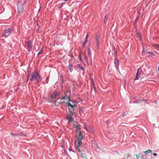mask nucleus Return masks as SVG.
Returning <instances> with one entry per match:
<instances>
[{
	"label": "nucleus",
	"instance_id": "21",
	"mask_svg": "<svg viewBox=\"0 0 159 159\" xmlns=\"http://www.w3.org/2000/svg\"><path fill=\"white\" fill-rule=\"evenodd\" d=\"M93 143L95 147H96L97 148H99V147L97 145V143L96 142V141H94L93 142Z\"/></svg>",
	"mask_w": 159,
	"mask_h": 159
},
{
	"label": "nucleus",
	"instance_id": "4",
	"mask_svg": "<svg viewBox=\"0 0 159 159\" xmlns=\"http://www.w3.org/2000/svg\"><path fill=\"white\" fill-rule=\"evenodd\" d=\"M13 31V29L12 28L8 29H6L4 30V32L2 34V36L7 38L9 35Z\"/></svg>",
	"mask_w": 159,
	"mask_h": 159
},
{
	"label": "nucleus",
	"instance_id": "41",
	"mask_svg": "<svg viewBox=\"0 0 159 159\" xmlns=\"http://www.w3.org/2000/svg\"><path fill=\"white\" fill-rule=\"evenodd\" d=\"M85 43H85V42H84V43H82V46L83 47H84L85 45Z\"/></svg>",
	"mask_w": 159,
	"mask_h": 159
},
{
	"label": "nucleus",
	"instance_id": "12",
	"mask_svg": "<svg viewBox=\"0 0 159 159\" xmlns=\"http://www.w3.org/2000/svg\"><path fill=\"white\" fill-rule=\"evenodd\" d=\"M76 130L77 132H78V134H79V132L81 133V132H80V125L77 124L76 125Z\"/></svg>",
	"mask_w": 159,
	"mask_h": 159
},
{
	"label": "nucleus",
	"instance_id": "37",
	"mask_svg": "<svg viewBox=\"0 0 159 159\" xmlns=\"http://www.w3.org/2000/svg\"><path fill=\"white\" fill-rule=\"evenodd\" d=\"M30 77V75L29 73L27 75V80L29 79V77Z\"/></svg>",
	"mask_w": 159,
	"mask_h": 159
},
{
	"label": "nucleus",
	"instance_id": "50",
	"mask_svg": "<svg viewBox=\"0 0 159 159\" xmlns=\"http://www.w3.org/2000/svg\"><path fill=\"white\" fill-rule=\"evenodd\" d=\"M37 25H38V26H39V24H38V23H37Z\"/></svg>",
	"mask_w": 159,
	"mask_h": 159
},
{
	"label": "nucleus",
	"instance_id": "45",
	"mask_svg": "<svg viewBox=\"0 0 159 159\" xmlns=\"http://www.w3.org/2000/svg\"><path fill=\"white\" fill-rule=\"evenodd\" d=\"M154 102L155 103H157V101H154Z\"/></svg>",
	"mask_w": 159,
	"mask_h": 159
},
{
	"label": "nucleus",
	"instance_id": "43",
	"mask_svg": "<svg viewBox=\"0 0 159 159\" xmlns=\"http://www.w3.org/2000/svg\"><path fill=\"white\" fill-rule=\"evenodd\" d=\"M91 132L92 133H94V131L92 130V129H91Z\"/></svg>",
	"mask_w": 159,
	"mask_h": 159
},
{
	"label": "nucleus",
	"instance_id": "5",
	"mask_svg": "<svg viewBox=\"0 0 159 159\" xmlns=\"http://www.w3.org/2000/svg\"><path fill=\"white\" fill-rule=\"evenodd\" d=\"M73 111L69 110V113H68L67 118L70 122H72L73 120V119L72 117V116L74 114Z\"/></svg>",
	"mask_w": 159,
	"mask_h": 159
},
{
	"label": "nucleus",
	"instance_id": "31",
	"mask_svg": "<svg viewBox=\"0 0 159 159\" xmlns=\"http://www.w3.org/2000/svg\"><path fill=\"white\" fill-rule=\"evenodd\" d=\"M127 114V113H126V112H125L123 113L122 115V116L124 117Z\"/></svg>",
	"mask_w": 159,
	"mask_h": 159
},
{
	"label": "nucleus",
	"instance_id": "14",
	"mask_svg": "<svg viewBox=\"0 0 159 159\" xmlns=\"http://www.w3.org/2000/svg\"><path fill=\"white\" fill-rule=\"evenodd\" d=\"M113 51L114 52V56L115 57V58H117V51L116 50L115 47L113 48Z\"/></svg>",
	"mask_w": 159,
	"mask_h": 159
},
{
	"label": "nucleus",
	"instance_id": "30",
	"mask_svg": "<svg viewBox=\"0 0 159 159\" xmlns=\"http://www.w3.org/2000/svg\"><path fill=\"white\" fill-rule=\"evenodd\" d=\"M79 111L80 112H82V113L83 112V108H80L79 110Z\"/></svg>",
	"mask_w": 159,
	"mask_h": 159
},
{
	"label": "nucleus",
	"instance_id": "42",
	"mask_svg": "<svg viewBox=\"0 0 159 159\" xmlns=\"http://www.w3.org/2000/svg\"><path fill=\"white\" fill-rule=\"evenodd\" d=\"M48 83V81H46V82H43V84H47Z\"/></svg>",
	"mask_w": 159,
	"mask_h": 159
},
{
	"label": "nucleus",
	"instance_id": "49",
	"mask_svg": "<svg viewBox=\"0 0 159 159\" xmlns=\"http://www.w3.org/2000/svg\"><path fill=\"white\" fill-rule=\"evenodd\" d=\"M108 120H107L106 122L107 123H108Z\"/></svg>",
	"mask_w": 159,
	"mask_h": 159
},
{
	"label": "nucleus",
	"instance_id": "46",
	"mask_svg": "<svg viewBox=\"0 0 159 159\" xmlns=\"http://www.w3.org/2000/svg\"><path fill=\"white\" fill-rule=\"evenodd\" d=\"M68 1V0H64V1L65 2H66L67 1Z\"/></svg>",
	"mask_w": 159,
	"mask_h": 159
},
{
	"label": "nucleus",
	"instance_id": "17",
	"mask_svg": "<svg viewBox=\"0 0 159 159\" xmlns=\"http://www.w3.org/2000/svg\"><path fill=\"white\" fill-rule=\"evenodd\" d=\"M109 16V15H106L105 16V17H104V23H105V24L106 23V19H107L108 18Z\"/></svg>",
	"mask_w": 159,
	"mask_h": 159
},
{
	"label": "nucleus",
	"instance_id": "47",
	"mask_svg": "<svg viewBox=\"0 0 159 159\" xmlns=\"http://www.w3.org/2000/svg\"><path fill=\"white\" fill-rule=\"evenodd\" d=\"M129 156V154H128V156H127V158H128V157Z\"/></svg>",
	"mask_w": 159,
	"mask_h": 159
},
{
	"label": "nucleus",
	"instance_id": "1",
	"mask_svg": "<svg viewBox=\"0 0 159 159\" xmlns=\"http://www.w3.org/2000/svg\"><path fill=\"white\" fill-rule=\"evenodd\" d=\"M83 138V136L82 133L79 132V135L77 137L75 140V146L77 147L78 151L80 153L83 151L80 148V147L82 144L81 140Z\"/></svg>",
	"mask_w": 159,
	"mask_h": 159
},
{
	"label": "nucleus",
	"instance_id": "44",
	"mask_svg": "<svg viewBox=\"0 0 159 159\" xmlns=\"http://www.w3.org/2000/svg\"><path fill=\"white\" fill-rule=\"evenodd\" d=\"M61 81H62L63 80V77L62 75H61Z\"/></svg>",
	"mask_w": 159,
	"mask_h": 159
},
{
	"label": "nucleus",
	"instance_id": "15",
	"mask_svg": "<svg viewBox=\"0 0 159 159\" xmlns=\"http://www.w3.org/2000/svg\"><path fill=\"white\" fill-rule=\"evenodd\" d=\"M80 154L81 155V156L84 158H87L86 155L85 153H83V151L82 152H81V153H80Z\"/></svg>",
	"mask_w": 159,
	"mask_h": 159
},
{
	"label": "nucleus",
	"instance_id": "34",
	"mask_svg": "<svg viewBox=\"0 0 159 159\" xmlns=\"http://www.w3.org/2000/svg\"><path fill=\"white\" fill-rule=\"evenodd\" d=\"M65 2H63V3H61V7H62L63 6V5L65 3Z\"/></svg>",
	"mask_w": 159,
	"mask_h": 159
},
{
	"label": "nucleus",
	"instance_id": "9",
	"mask_svg": "<svg viewBox=\"0 0 159 159\" xmlns=\"http://www.w3.org/2000/svg\"><path fill=\"white\" fill-rule=\"evenodd\" d=\"M25 43L27 44V46L29 48V51H31L32 50V43L29 40L28 42L25 41Z\"/></svg>",
	"mask_w": 159,
	"mask_h": 159
},
{
	"label": "nucleus",
	"instance_id": "24",
	"mask_svg": "<svg viewBox=\"0 0 159 159\" xmlns=\"http://www.w3.org/2000/svg\"><path fill=\"white\" fill-rule=\"evenodd\" d=\"M57 96V94L56 93H54L53 95H51L52 98V99L55 98Z\"/></svg>",
	"mask_w": 159,
	"mask_h": 159
},
{
	"label": "nucleus",
	"instance_id": "38",
	"mask_svg": "<svg viewBox=\"0 0 159 159\" xmlns=\"http://www.w3.org/2000/svg\"><path fill=\"white\" fill-rule=\"evenodd\" d=\"M156 46L159 48V44H157L156 45Z\"/></svg>",
	"mask_w": 159,
	"mask_h": 159
},
{
	"label": "nucleus",
	"instance_id": "27",
	"mask_svg": "<svg viewBox=\"0 0 159 159\" xmlns=\"http://www.w3.org/2000/svg\"><path fill=\"white\" fill-rule=\"evenodd\" d=\"M141 101V100H136V101H134V103H138L139 102H140Z\"/></svg>",
	"mask_w": 159,
	"mask_h": 159
},
{
	"label": "nucleus",
	"instance_id": "19",
	"mask_svg": "<svg viewBox=\"0 0 159 159\" xmlns=\"http://www.w3.org/2000/svg\"><path fill=\"white\" fill-rule=\"evenodd\" d=\"M139 157H140L141 158H144V155L140 153L139 154Z\"/></svg>",
	"mask_w": 159,
	"mask_h": 159
},
{
	"label": "nucleus",
	"instance_id": "39",
	"mask_svg": "<svg viewBox=\"0 0 159 159\" xmlns=\"http://www.w3.org/2000/svg\"><path fill=\"white\" fill-rule=\"evenodd\" d=\"M145 102L146 103H148V100H145Z\"/></svg>",
	"mask_w": 159,
	"mask_h": 159
},
{
	"label": "nucleus",
	"instance_id": "16",
	"mask_svg": "<svg viewBox=\"0 0 159 159\" xmlns=\"http://www.w3.org/2000/svg\"><path fill=\"white\" fill-rule=\"evenodd\" d=\"M145 52L150 53H151V54H152V55L154 54L152 53V52H148V51H144V50L143 51V52H142V54L143 55H144V54H145Z\"/></svg>",
	"mask_w": 159,
	"mask_h": 159
},
{
	"label": "nucleus",
	"instance_id": "20",
	"mask_svg": "<svg viewBox=\"0 0 159 159\" xmlns=\"http://www.w3.org/2000/svg\"><path fill=\"white\" fill-rule=\"evenodd\" d=\"M11 134L12 136L14 135H16V136H19V133H13L12 132H11L10 133Z\"/></svg>",
	"mask_w": 159,
	"mask_h": 159
},
{
	"label": "nucleus",
	"instance_id": "6",
	"mask_svg": "<svg viewBox=\"0 0 159 159\" xmlns=\"http://www.w3.org/2000/svg\"><path fill=\"white\" fill-rule=\"evenodd\" d=\"M141 70L139 68L137 70L136 77L134 80H138L140 78V75L141 74Z\"/></svg>",
	"mask_w": 159,
	"mask_h": 159
},
{
	"label": "nucleus",
	"instance_id": "7",
	"mask_svg": "<svg viewBox=\"0 0 159 159\" xmlns=\"http://www.w3.org/2000/svg\"><path fill=\"white\" fill-rule=\"evenodd\" d=\"M24 4L20 6H19L18 7V12L19 14H20L24 11Z\"/></svg>",
	"mask_w": 159,
	"mask_h": 159
},
{
	"label": "nucleus",
	"instance_id": "35",
	"mask_svg": "<svg viewBox=\"0 0 159 159\" xmlns=\"http://www.w3.org/2000/svg\"><path fill=\"white\" fill-rule=\"evenodd\" d=\"M153 155L154 156H157V153H153Z\"/></svg>",
	"mask_w": 159,
	"mask_h": 159
},
{
	"label": "nucleus",
	"instance_id": "10",
	"mask_svg": "<svg viewBox=\"0 0 159 159\" xmlns=\"http://www.w3.org/2000/svg\"><path fill=\"white\" fill-rule=\"evenodd\" d=\"M67 92H68L67 91L66 93H65V95L64 96H63L62 97L58 98L57 100L58 99H60L61 100H66L68 98V97L69 96L70 97V96H67Z\"/></svg>",
	"mask_w": 159,
	"mask_h": 159
},
{
	"label": "nucleus",
	"instance_id": "11",
	"mask_svg": "<svg viewBox=\"0 0 159 159\" xmlns=\"http://www.w3.org/2000/svg\"><path fill=\"white\" fill-rule=\"evenodd\" d=\"M114 63L116 68V69H118L119 65V61L117 58H115Z\"/></svg>",
	"mask_w": 159,
	"mask_h": 159
},
{
	"label": "nucleus",
	"instance_id": "18",
	"mask_svg": "<svg viewBox=\"0 0 159 159\" xmlns=\"http://www.w3.org/2000/svg\"><path fill=\"white\" fill-rule=\"evenodd\" d=\"M152 151L150 149H148L147 151H144L143 152V153H148L150 152H151Z\"/></svg>",
	"mask_w": 159,
	"mask_h": 159
},
{
	"label": "nucleus",
	"instance_id": "23",
	"mask_svg": "<svg viewBox=\"0 0 159 159\" xmlns=\"http://www.w3.org/2000/svg\"><path fill=\"white\" fill-rule=\"evenodd\" d=\"M43 51V49L42 48L40 50L38 53V55H40V54H42Z\"/></svg>",
	"mask_w": 159,
	"mask_h": 159
},
{
	"label": "nucleus",
	"instance_id": "3",
	"mask_svg": "<svg viewBox=\"0 0 159 159\" xmlns=\"http://www.w3.org/2000/svg\"><path fill=\"white\" fill-rule=\"evenodd\" d=\"M42 78L36 70H35L34 72H33L31 77L30 79L31 81L33 80H36L37 83L40 82L42 80Z\"/></svg>",
	"mask_w": 159,
	"mask_h": 159
},
{
	"label": "nucleus",
	"instance_id": "51",
	"mask_svg": "<svg viewBox=\"0 0 159 159\" xmlns=\"http://www.w3.org/2000/svg\"><path fill=\"white\" fill-rule=\"evenodd\" d=\"M9 159H10V158H9Z\"/></svg>",
	"mask_w": 159,
	"mask_h": 159
},
{
	"label": "nucleus",
	"instance_id": "32",
	"mask_svg": "<svg viewBox=\"0 0 159 159\" xmlns=\"http://www.w3.org/2000/svg\"><path fill=\"white\" fill-rule=\"evenodd\" d=\"M19 134V136H25V135H24L23 134V133L22 132H21Z\"/></svg>",
	"mask_w": 159,
	"mask_h": 159
},
{
	"label": "nucleus",
	"instance_id": "26",
	"mask_svg": "<svg viewBox=\"0 0 159 159\" xmlns=\"http://www.w3.org/2000/svg\"><path fill=\"white\" fill-rule=\"evenodd\" d=\"M88 52H89V54L91 56V50L90 48H89L88 49Z\"/></svg>",
	"mask_w": 159,
	"mask_h": 159
},
{
	"label": "nucleus",
	"instance_id": "48",
	"mask_svg": "<svg viewBox=\"0 0 159 159\" xmlns=\"http://www.w3.org/2000/svg\"><path fill=\"white\" fill-rule=\"evenodd\" d=\"M48 79V78L47 77V78H46V81Z\"/></svg>",
	"mask_w": 159,
	"mask_h": 159
},
{
	"label": "nucleus",
	"instance_id": "28",
	"mask_svg": "<svg viewBox=\"0 0 159 159\" xmlns=\"http://www.w3.org/2000/svg\"><path fill=\"white\" fill-rule=\"evenodd\" d=\"M78 68H79L80 69L82 70H84V69L83 66H79L78 67Z\"/></svg>",
	"mask_w": 159,
	"mask_h": 159
},
{
	"label": "nucleus",
	"instance_id": "22",
	"mask_svg": "<svg viewBox=\"0 0 159 159\" xmlns=\"http://www.w3.org/2000/svg\"><path fill=\"white\" fill-rule=\"evenodd\" d=\"M83 125H84V127L87 130V131H89V130L87 129V128L86 127V124L85 123H84L83 124Z\"/></svg>",
	"mask_w": 159,
	"mask_h": 159
},
{
	"label": "nucleus",
	"instance_id": "29",
	"mask_svg": "<svg viewBox=\"0 0 159 159\" xmlns=\"http://www.w3.org/2000/svg\"><path fill=\"white\" fill-rule=\"evenodd\" d=\"M79 57L80 58V59L81 62H83V61L82 59V57H81V55L80 54V55H79Z\"/></svg>",
	"mask_w": 159,
	"mask_h": 159
},
{
	"label": "nucleus",
	"instance_id": "8",
	"mask_svg": "<svg viewBox=\"0 0 159 159\" xmlns=\"http://www.w3.org/2000/svg\"><path fill=\"white\" fill-rule=\"evenodd\" d=\"M99 38L100 35L99 34H97L95 36V42L98 49L99 48Z\"/></svg>",
	"mask_w": 159,
	"mask_h": 159
},
{
	"label": "nucleus",
	"instance_id": "36",
	"mask_svg": "<svg viewBox=\"0 0 159 159\" xmlns=\"http://www.w3.org/2000/svg\"><path fill=\"white\" fill-rule=\"evenodd\" d=\"M145 99L144 98H142L141 101H145Z\"/></svg>",
	"mask_w": 159,
	"mask_h": 159
},
{
	"label": "nucleus",
	"instance_id": "2",
	"mask_svg": "<svg viewBox=\"0 0 159 159\" xmlns=\"http://www.w3.org/2000/svg\"><path fill=\"white\" fill-rule=\"evenodd\" d=\"M70 99L69 96L68 97V100L67 102V105L68 107L69 110H71L74 111L75 110V107L76 106L78 103V102L76 101H72L70 102Z\"/></svg>",
	"mask_w": 159,
	"mask_h": 159
},
{
	"label": "nucleus",
	"instance_id": "25",
	"mask_svg": "<svg viewBox=\"0 0 159 159\" xmlns=\"http://www.w3.org/2000/svg\"><path fill=\"white\" fill-rule=\"evenodd\" d=\"M88 37V34H87L86 36V37L85 38V43H86L88 41V40H87V39Z\"/></svg>",
	"mask_w": 159,
	"mask_h": 159
},
{
	"label": "nucleus",
	"instance_id": "33",
	"mask_svg": "<svg viewBox=\"0 0 159 159\" xmlns=\"http://www.w3.org/2000/svg\"><path fill=\"white\" fill-rule=\"evenodd\" d=\"M68 150L70 151H72V152H75L73 151V150H72L71 149V148H69L68 149Z\"/></svg>",
	"mask_w": 159,
	"mask_h": 159
},
{
	"label": "nucleus",
	"instance_id": "13",
	"mask_svg": "<svg viewBox=\"0 0 159 159\" xmlns=\"http://www.w3.org/2000/svg\"><path fill=\"white\" fill-rule=\"evenodd\" d=\"M72 67H73V66L72 65L69 64L68 65V69L70 70V72H72L73 70V69L72 68Z\"/></svg>",
	"mask_w": 159,
	"mask_h": 159
},
{
	"label": "nucleus",
	"instance_id": "40",
	"mask_svg": "<svg viewBox=\"0 0 159 159\" xmlns=\"http://www.w3.org/2000/svg\"><path fill=\"white\" fill-rule=\"evenodd\" d=\"M136 157H137V159H138L139 158V154H138V155H136Z\"/></svg>",
	"mask_w": 159,
	"mask_h": 159
}]
</instances>
